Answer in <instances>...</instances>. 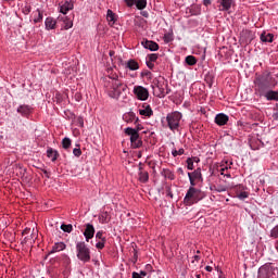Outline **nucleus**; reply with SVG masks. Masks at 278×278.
Masks as SVG:
<instances>
[{
  "label": "nucleus",
  "instance_id": "obj_1",
  "mask_svg": "<svg viewBox=\"0 0 278 278\" xmlns=\"http://www.w3.org/2000/svg\"><path fill=\"white\" fill-rule=\"evenodd\" d=\"M125 90H127V85L123 84L118 78H111L109 86H106V94L111 99H119Z\"/></svg>",
  "mask_w": 278,
  "mask_h": 278
},
{
  "label": "nucleus",
  "instance_id": "obj_2",
  "mask_svg": "<svg viewBox=\"0 0 278 278\" xmlns=\"http://www.w3.org/2000/svg\"><path fill=\"white\" fill-rule=\"evenodd\" d=\"M268 75H257L254 78V92L257 97H263L270 88V80Z\"/></svg>",
  "mask_w": 278,
  "mask_h": 278
},
{
  "label": "nucleus",
  "instance_id": "obj_3",
  "mask_svg": "<svg viewBox=\"0 0 278 278\" xmlns=\"http://www.w3.org/2000/svg\"><path fill=\"white\" fill-rule=\"evenodd\" d=\"M205 197V193L201 191V189L194 188V186H190L185 198L184 203L186 205H194V203H199V201H202Z\"/></svg>",
  "mask_w": 278,
  "mask_h": 278
},
{
  "label": "nucleus",
  "instance_id": "obj_4",
  "mask_svg": "<svg viewBox=\"0 0 278 278\" xmlns=\"http://www.w3.org/2000/svg\"><path fill=\"white\" fill-rule=\"evenodd\" d=\"M181 113L175 111L166 115V123L170 131H179V124L181 123Z\"/></svg>",
  "mask_w": 278,
  "mask_h": 278
},
{
  "label": "nucleus",
  "instance_id": "obj_5",
  "mask_svg": "<svg viewBox=\"0 0 278 278\" xmlns=\"http://www.w3.org/2000/svg\"><path fill=\"white\" fill-rule=\"evenodd\" d=\"M76 253L80 262L86 263L90 261V248H88L86 242L79 241L76 243Z\"/></svg>",
  "mask_w": 278,
  "mask_h": 278
},
{
  "label": "nucleus",
  "instance_id": "obj_6",
  "mask_svg": "<svg viewBox=\"0 0 278 278\" xmlns=\"http://www.w3.org/2000/svg\"><path fill=\"white\" fill-rule=\"evenodd\" d=\"M125 135L130 137V144L132 149H140L142 147V140L138 130H134L131 127L125 128Z\"/></svg>",
  "mask_w": 278,
  "mask_h": 278
},
{
  "label": "nucleus",
  "instance_id": "obj_7",
  "mask_svg": "<svg viewBox=\"0 0 278 278\" xmlns=\"http://www.w3.org/2000/svg\"><path fill=\"white\" fill-rule=\"evenodd\" d=\"M277 270V267L273 266V263H266L258 268L257 278H270Z\"/></svg>",
  "mask_w": 278,
  "mask_h": 278
},
{
  "label": "nucleus",
  "instance_id": "obj_8",
  "mask_svg": "<svg viewBox=\"0 0 278 278\" xmlns=\"http://www.w3.org/2000/svg\"><path fill=\"white\" fill-rule=\"evenodd\" d=\"M132 92L138 101H147L149 99V89L137 85L134 87Z\"/></svg>",
  "mask_w": 278,
  "mask_h": 278
},
{
  "label": "nucleus",
  "instance_id": "obj_9",
  "mask_svg": "<svg viewBox=\"0 0 278 278\" xmlns=\"http://www.w3.org/2000/svg\"><path fill=\"white\" fill-rule=\"evenodd\" d=\"M187 175L189 177L190 186H197V181H203V174H201V168H197Z\"/></svg>",
  "mask_w": 278,
  "mask_h": 278
},
{
  "label": "nucleus",
  "instance_id": "obj_10",
  "mask_svg": "<svg viewBox=\"0 0 278 278\" xmlns=\"http://www.w3.org/2000/svg\"><path fill=\"white\" fill-rule=\"evenodd\" d=\"M139 114L144 118H151V116H153V109H151L150 104L143 103L141 106H139Z\"/></svg>",
  "mask_w": 278,
  "mask_h": 278
},
{
  "label": "nucleus",
  "instance_id": "obj_11",
  "mask_svg": "<svg viewBox=\"0 0 278 278\" xmlns=\"http://www.w3.org/2000/svg\"><path fill=\"white\" fill-rule=\"evenodd\" d=\"M84 236L86 242H90L94 238V226L92 224H86Z\"/></svg>",
  "mask_w": 278,
  "mask_h": 278
},
{
  "label": "nucleus",
  "instance_id": "obj_12",
  "mask_svg": "<svg viewBox=\"0 0 278 278\" xmlns=\"http://www.w3.org/2000/svg\"><path fill=\"white\" fill-rule=\"evenodd\" d=\"M106 21L110 25V27H114L116 25V21H118V15L114 13L111 9L106 11Z\"/></svg>",
  "mask_w": 278,
  "mask_h": 278
},
{
  "label": "nucleus",
  "instance_id": "obj_13",
  "mask_svg": "<svg viewBox=\"0 0 278 278\" xmlns=\"http://www.w3.org/2000/svg\"><path fill=\"white\" fill-rule=\"evenodd\" d=\"M16 112L17 114H21V116L27 117L29 114H31V106L27 104H21Z\"/></svg>",
  "mask_w": 278,
  "mask_h": 278
},
{
  "label": "nucleus",
  "instance_id": "obj_14",
  "mask_svg": "<svg viewBox=\"0 0 278 278\" xmlns=\"http://www.w3.org/2000/svg\"><path fill=\"white\" fill-rule=\"evenodd\" d=\"M215 123L219 127H223V125H227V123H229V116L224 113H219L215 116Z\"/></svg>",
  "mask_w": 278,
  "mask_h": 278
},
{
  "label": "nucleus",
  "instance_id": "obj_15",
  "mask_svg": "<svg viewBox=\"0 0 278 278\" xmlns=\"http://www.w3.org/2000/svg\"><path fill=\"white\" fill-rule=\"evenodd\" d=\"M141 45L144 49H149V51H157L160 49V45L151 40H144L141 42Z\"/></svg>",
  "mask_w": 278,
  "mask_h": 278
},
{
  "label": "nucleus",
  "instance_id": "obj_16",
  "mask_svg": "<svg viewBox=\"0 0 278 278\" xmlns=\"http://www.w3.org/2000/svg\"><path fill=\"white\" fill-rule=\"evenodd\" d=\"M231 5H233V0H219L220 12H227L231 10Z\"/></svg>",
  "mask_w": 278,
  "mask_h": 278
},
{
  "label": "nucleus",
  "instance_id": "obj_17",
  "mask_svg": "<svg viewBox=\"0 0 278 278\" xmlns=\"http://www.w3.org/2000/svg\"><path fill=\"white\" fill-rule=\"evenodd\" d=\"M263 97H265L267 101H278V91L267 89Z\"/></svg>",
  "mask_w": 278,
  "mask_h": 278
},
{
  "label": "nucleus",
  "instance_id": "obj_18",
  "mask_svg": "<svg viewBox=\"0 0 278 278\" xmlns=\"http://www.w3.org/2000/svg\"><path fill=\"white\" fill-rule=\"evenodd\" d=\"M123 121L125 123H138L139 118L136 116V113L129 112L123 115Z\"/></svg>",
  "mask_w": 278,
  "mask_h": 278
},
{
  "label": "nucleus",
  "instance_id": "obj_19",
  "mask_svg": "<svg viewBox=\"0 0 278 278\" xmlns=\"http://www.w3.org/2000/svg\"><path fill=\"white\" fill-rule=\"evenodd\" d=\"M73 8H74L73 1H66L64 2L63 5L60 7V12L61 14H68V12L73 10Z\"/></svg>",
  "mask_w": 278,
  "mask_h": 278
},
{
  "label": "nucleus",
  "instance_id": "obj_20",
  "mask_svg": "<svg viewBox=\"0 0 278 278\" xmlns=\"http://www.w3.org/2000/svg\"><path fill=\"white\" fill-rule=\"evenodd\" d=\"M47 157H49L51 162H55L58 157H60V153H58V150H53V148H48Z\"/></svg>",
  "mask_w": 278,
  "mask_h": 278
},
{
  "label": "nucleus",
  "instance_id": "obj_21",
  "mask_svg": "<svg viewBox=\"0 0 278 278\" xmlns=\"http://www.w3.org/2000/svg\"><path fill=\"white\" fill-rule=\"evenodd\" d=\"M46 29L50 31V29H55V25H58V22L53 17H47L45 21Z\"/></svg>",
  "mask_w": 278,
  "mask_h": 278
},
{
  "label": "nucleus",
  "instance_id": "obj_22",
  "mask_svg": "<svg viewBox=\"0 0 278 278\" xmlns=\"http://www.w3.org/2000/svg\"><path fill=\"white\" fill-rule=\"evenodd\" d=\"M99 223L101 225H108V223H110V213H108V211H104L99 215Z\"/></svg>",
  "mask_w": 278,
  "mask_h": 278
},
{
  "label": "nucleus",
  "instance_id": "obj_23",
  "mask_svg": "<svg viewBox=\"0 0 278 278\" xmlns=\"http://www.w3.org/2000/svg\"><path fill=\"white\" fill-rule=\"evenodd\" d=\"M274 38H275V35H273L270 33L263 31L261 34L262 42H273Z\"/></svg>",
  "mask_w": 278,
  "mask_h": 278
},
{
  "label": "nucleus",
  "instance_id": "obj_24",
  "mask_svg": "<svg viewBox=\"0 0 278 278\" xmlns=\"http://www.w3.org/2000/svg\"><path fill=\"white\" fill-rule=\"evenodd\" d=\"M66 249V244L64 242H58L52 247L51 253H60V251H64Z\"/></svg>",
  "mask_w": 278,
  "mask_h": 278
},
{
  "label": "nucleus",
  "instance_id": "obj_25",
  "mask_svg": "<svg viewBox=\"0 0 278 278\" xmlns=\"http://www.w3.org/2000/svg\"><path fill=\"white\" fill-rule=\"evenodd\" d=\"M126 67L129 68V71H138V68H140V65L136 62V60H128L126 63Z\"/></svg>",
  "mask_w": 278,
  "mask_h": 278
},
{
  "label": "nucleus",
  "instance_id": "obj_26",
  "mask_svg": "<svg viewBox=\"0 0 278 278\" xmlns=\"http://www.w3.org/2000/svg\"><path fill=\"white\" fill-rule=\"evenodd\" d=\"M139 181L141 184H147V181H149V173L148 172H143L142 168H139Z\"/></svg>",
  "mask_w": 278,
  "mask_h": 278
},
{
  "label": "nucleus",
  "instance_id": "obj_27",
  "mask_svg": "<svg viewBox=\"0 0 278 278\" xmlns=\"http://www.w3.org/2000/svg\"><path fill=\"white\" fill-rule=\"evenodd\" d=\"M185 62L188 66H194V64H197V58H194V55H188L186 56Z\"/></svg>",
  "mask_w": 278,
  "mask_h": 278
},
{
  "label": "nucleus",
  "instance_id": "obj_28",
  "mask_svg": "<svg viewBox=\"0 0 278 278\" xmlns=\"http://www.w3.org/2000/svg\"><path fill=\"white\" fill-rule=\"evenodd\" d=\"M135 5L137 10H144L147 8V0H136Z\"/></svg>",
  "mask_w": 278,
  "mask_h": 278
},
{
  "label": "nucleus",
  "instance_id": "obj_29",
  "mask_svg": "<svg viewBox=\"0 0 278 278\" xmlns=\"http://www.w3.org/2000/svg\"><path fill=\"white\" fill-rule=\"evenodd\" d=\"M185 153H186V150H184V148H180L179 150L177 149L172 150L173 157H177V155H184Z\"/></svg>",
  "mask_w": 278,
  "mask_h": 278
},
{
  "label": "nucleus",
  "instance_id": "obj_30",
  "mask_svg": "<svg viewBox=\"0 0 278 278\" xmlns=\"http://www.w3.org/2000/svg\"><path fill=\"white\" fill-rule=\"evenodd\" d=\"M61 229L65 233H71V231H73V225H71V224H68V225L63 224V225H61Z\"/></svg>",
  "mask_w": 278,
  "mask_h": 278
},
{
  "label": "nucleus",
  "instance_id": "obj_31",
  "mask_svg": "<svg viewBox=\"0 0 278 278\" xmlns=\"http://www.w3.org/2000/svg\"><path fill=\"white\" fill-rule=\"evenodd\" d=\"M229 167L228 166H224L222 165L219 168V173L220 175H224V177H227L228 179H231V174H225V170H228Z\"/></svg>",
  "mask_w": 278,
  "mask_h": 278
},
{
  "label": "nucleus",
  "instance_id": "obj_32",
  "mask_svg": "<svg viewBox=\"0 0 278 278\" xmlns=\"http://www.w3.org/2000/svg\"><path fill=\"white\" fill-rule=\"evenodd\" d=\"M62 147H63V149H71V138L65 137L62 140Z\"/></svg>",
  "mask_w": 278,
  "mask_h": 278
},
{
  "label": "nucleus",
  "instance_id": "obj_33",
  "mask_svg": "<svg viewBox=\"0 0 278 278\" xmlns=\"http://www.w3.org/2000/svg\"><path fill=\"white\" fill-rule=\"evenodd\" d=\"M237 199L240 201H244V199H249V192L248 191H241L237 194Z\"/></svg>",
  "mask_w": 278,
  "mask_h": 278
},
{
  "label": "nucleus",
  "instance_id": "obj_34",
  "mask_svg": "<svg viewBox=\"0 0 278 278\" xmlns=\"http://www.w3.org/2000/svg\"><path fill=\"white\" fill-rule=\"evenodd\" d=\"M37 17L34 18V23H41L43 15L42 12L40 11V9H37Z\"/></svg>",
  "mask_w": 278,
  "mask_h": 278
},
{
  "label": "nucleus",
  "instance_id": "obj_35",
  "mask_svg": "<svg viewBox=\"0 0 278 278\" xmlns=\"http://www.w3.org/2000/svg\"><path fill=\"white\" fill-rule=\"evenodd\" d=\"M270 238H274L275 240L278 239V225L275 226L271 230H270Z\"/></svg>",
  "mask_w": 278,
  "mask_h": 278
},
{
  "label": "nucleus",
  "instance_id": "obj_36",
  "mask_svg": "<svg viewBox=\"0 0 278 278\" xmlns=\"http://www.w3.org/2000/svg\"><path fill=\"white\" fill-rule=\"evenodd\" d=\"M187 168L188 170H194V161L190 157L187 159Z\"/></svg>",
  "mask_w": 278,
  "mask_h": 278
},
{
  "label": "nucleus",
  "instance_id": "obj_37",
  "mask_svg": "<svg viewBox=\"0 0 278 278\" xmlns=\"http://www.w3.org/2000/svg\"><path fill=\"white\" fill-rule=\"evenodd\" d=\"M96 240H98V241H106L105 237L103 236V231L102 230H99L96 233Z\"/></svg>",
  "mask_w": 278,
  "mask_h": 278
},
{
  "label": "nucleus",
  "instance_id": "obj_38",
  "mask_svg": "<svg viewBox=\"0 0 278 278\" xmlns=\"http://www.w3.org/2000/svg\"><path fill=\"white\" fill-rule=\"evenodd\" d=\"M105 242H106V241H98V242L96 243V249H98L99 251L105 249Z\"/></svg>",
  "mask_w": 278,
  "mask_h": 278
},
{
  "label": "nucleus",
  "instance_id": "obj_39",
  "mask_svg": "<svg viewBox=\"0 0 278 278\" xmlns=\"http://www.w3.org/2000/svg\"><path fill=\"white\" fill-rule=\"evenodd\" d=\"M147 60H148L149 62H157V54H155V53L149 54V55L147 56Z\"/></svg>",
  "mask_w": 278,
  "mask_h": 278
},
{
  "label": "nucleus",
  "instance_id": "obj_40",
  "mask_svg": "<svg viewBox=\"0 0 278 278\" xmlns=\"http://www.w3.org/2000/svg\"><path fill=\"white\" fill-rule=\"evenodd\" d=\"M31 12V5L29 4H26L24 8H23V14H29Z\"/></svg>",
  "mask_w": 278,
  "mask_h": 278
},
{
  "label": "nucleus",
  "instance_id": "obj_41",
  "mask_svg": "<svg viewBox=\"0 0 278 278\" xmlns=\"http://www.w3.org/2000/svg\"><path fill=\"white\" fill-rule=\"evenodd\" d=\"M164 42H173V35L172 34H165L164 35Z\"/></svg>",
  "mask_w": 278,
  "mask_h": 278
},
{
  "label": "nucleus",
  "instance_id": "obj_42",
  "mask_svg": "<svg viewBox=\"0 0 278 278\" xmlns=\"http://www.w3.org/2000/svg\"><path fill=\"white\" fill-rule=\"evenodd\" d=\"M125 3L128 8H134V5H136V0H125Z\"/></svg>",
  "mask_w": 278,
  "mask_h": 278
},
{
  "label": "nucleus",
  "instance_id": "obj_43",
  "mask_svg": "<svg viewBox=\"0 0 278 278\" xmlns=\"http://www.w3.org/2000/svg\"><path fill=\"white\" fill-rule=\"evenodd\" d=\"M227 188L229 187L217 186L215 190L216 192H227Z\"/></svg>",
  "mask_w": 278,
  "mask_h": 278
},
{
  "label": "nucleus",
  "instance_id": "obj_44",
  "mask_svg": "<svg viewBox=\"0 0 278 278\" xmlns=\"http://www.w3.org/2000/svg\"><path fill=\"white\" fill-rule=\"evenodd\" d=\"M73 153H74L75 157H79L81 155V149L75 148L73 150Z\"/></svg>",
  "mask_w": 278,
  "mask_h": 278
},
{
  "label": "nucleus",
  "instance_id": "obj_45",
  "mask_svg": "<svg viewBox=\"0 0 278 278\" xmlns=\"http://www.w3.org/2000/svg\"><path fill=\"white\" fill-rule=\"evenodd\" d=\"M76 123L78 127H84V117H77Z\"/></svg>",
  "mask_w": 278,
  "mask_h": 278
},
{
  "label": "nucleus",
  "instance_id": "obj_46",
  "mask_svg": "<svg viewBox=\"0 0 278 278\" xmlns=\"http://www.w3.org/2000/svg\"><path fill=\"white\" fill-rule=\"evenodd\" d=\"M146 64H147L148 68H150V70H153L155 67V64L152 61L147 60Z\"/></svg>",
  "mask_w": 278,
  "mask_h": 278
},
{
  "label": "nucleus",
  "instance_id": "obj_47",
  "mask_svg": "<svg viewBox=\"0 0 278 278\" xmlns=\"http://www.w3.org/2000/svg\"><path fill=\"white\" fill-rule=\"evenodd\" d=\"M200 260H201V256L194 255L193 260L191 261V264H199Z\"/></svg>",
  "mask_w": 278,
  "mask_h": 278
},
{
  "label": "nucleus",
  "instance_id": "obj_48",
  "mask_svg": "<svg viewBox=\"0 0 278 278\" xmlns=\"http://www.w3.org/2000/svg\"><path fill=\"white\" fill-rule=\"evenodd\" d=\"M177 173H178V175H181L182 177H184V175H186V173L184 172V168H181V167L177 168Z\"/></svg>",
  "mask_w": 278,
  "mask_h": 278
},
{
  "label": "nucleus",
  "instance_id": "obj_49",
  "mask_svg": "<svg viewBox=\"0 0 278 278\" xmlns=\"http://www.w3.org/2000/svg\"><path fill=\"white\" fill-rule=\"evenodd\" d=\"M141 16H143L144 18H149V12L141 11Z\"/></svg>",
  "mask_w": 278,
  "mask_h": 278
},
{
  "label": "nucleus",
  "instance_id": "obj_50",
  "mask_svg": "<svg viewBox=\"0 0 278 278\" xmlns=\"http://www.w3.org/2000/svg\"><path fill=\"white\" fill-rule=\"evenodd\" d=\"M135 131H137V134H138V131H142V126L139 124V125H137V127L136 128H132Z\"/></svg>",
  "mask_w": 278,
  "mask_h": 278
},
{
  "label": "nucleus",
  "instance_id": "obj_51",
  "mask_svg": "<svg viewBox=\"0 0 278 278\" xmlns=\"http://www.w3.org/2000/svg\"><path fill=\"white\" fill-rule=\"evenodd\" d=\"M203 5H212V0H203Z\"/></svg>",
  "mask_w": 278,
  "mask_h": 278
},
{
  "label": "nucleus",
  "instance_id": "obj_52",
  "mask_svg": "<svg viewBox=\"0 0 278 278\" xmlns=\"http://www.w3.org/2000/svg\"><path fill=\"white\" fill-rule=\"evenodd\" d=\"M73 27V22H70L65 25V29H71Z\"/></svg>",
  "mask_w": 278,
  "mask_h": 278
},
{
  "label": "nucleus",
  "instance_id": "obj_53",
  "mask_svg": "<svg viewBox=\"0 0 278 278\" xmlns=\"http://www.w3.org/2000/svg\"><path fill=\"white\" fill-rule=\"evenodd\" d=\"M205 270H207V273H212L213 268H212V266H206Z\"/></svg>",
  "mask_w": 278,
  "mask_h": 278
},
{
  "label": "nucleus",
  "instance_id": "obj_54",
  "mask_svg": "<svg viewBox=\"0 0 278 278\" xmlns=\"http://www.w3.org/2000/svg\"><path fill=\"white\" fill-rule=\"evenodd\" d=\"M139 275H140V277H147V271L141 270Z\"/></svg>",
  "mask_w": 278,
  "mask_h": 278
},
{
  "label": "nucleus",
  "instance_id": "obj_55",
  "mask_svg": "<svg viewBox=\"0 0 278 278\" xmlns=\"http://www.w3.org/2000/svg\"><path fill=\"white\" fill-rule=\"evenodd\" d=\"M160 98L162 97H166V93L164 91H161V93L159 94Z\"/></svg>",
  "mask_w": 278,
  "mask_h": 278
},
{
  "label": "nucleus",
  "instance_id": "obj_56",
  "mask_svg": "<svg viewBox=\"0 0 278 278\" xmlns=\"http://www.w3.org/2000/svg\"><path fill=\"white\" fill-rule=\"evenodd\" d=\"M238 190H245V188H244V186L239 185V186H238Z\"/></svg>",
  "mask_w": 278,
  "mask_h": 278
},
{
  "label": "nucleus",
  "instance_id": "obj_57",
  "mask_svg": "<svg viewBox=\"0 0 278 278\" xmlns=\"http://www.w3.org/2000/svg\"><path fill=\"white\" fill-rule=\"evenodd\" d=\"M167 197H170V199H173V192H170V190L167 191Z\"/></svg>",
  "mask_w": 278,
  "mask_h": 278
},
{
  "label": "nucleus",
  "instance_id": "obj_58",
  "mask_svg": "<svg viewBox=\"0 0 278 278\" xmlns=\"http://www.w3.org/2000/svg\"><path fill=\"white\" fill-rule=\"evenodd\" d=\"M195 277H197V278H201V275H197Z\"/></svg>",
  "mask_w": 278,
  "mask_h": 278
},
{
  "label": "nucleus",
  "instance_id": "obj_59",
  "mask_svg": "<svg viewBox=\"0 0 278 278\" xmlns=\"http://www.w3.org/2000/svg\"><path fill=\"white\" fill-rule=\"evenodd\" d=\"M147 268H151V265H147Z\"/></svg>",
  "mask_w": 278,
  "mask_h": 278
},
{
  "label": "nucleus",
  "instance_id": "obj_60",
  "mask_svg": "<svg viewBox=\"0 0 278 278\" xmlns=\"http://www.w3.org/2000/svg\"><path fill=\"white\" fill-rule=\"evenodd\" d=\"M197 253L199 254V253H201V251L198 250Z\"/></svg>",
  "mask_w": 278,
  "mask_h": 278
},
{
  "label": "nucleus",
  "instance_id": "obj_61",
  "mask_svg": "<svg viewBox=\"0 0 278 278\" xmlns=\"http://www.w3.org/2000/svg\"><path fill=\"white\" fill-rule=\"evenodd\" d=\"M169 179H174V177L172 176V177H169Z\"/></svg>",
  "mask_w": 278,
  "mask_h": 278
},
{
  "label": "nucleus",
  "instance_id": "obj_62",
  "mask_svg": "<svg viewBox=\"0 0 278 278\" xmlns=\"http://www.w3.org/2000/svg\"><path fill=\"white\" fill-rule=\"evenodd\" d=\"M274 86H277V83H275V85Z\"/></svg>",
  "mask_w": 278,
  "mask_h": 278
}]
</instances>
